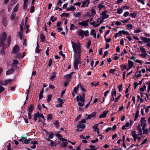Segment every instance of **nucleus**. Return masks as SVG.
<instances>
[{"label": "nucleus", "mask_w": 150, "mask_h": 150, "mask_svg": "<svg viewBox=\"0 0 150 150\" xmlns=\"http://www.w3.org/2000/svg\"><path fill=\"white\" fill-rule=\"evenodd\" d=\"M139 48L141 53L139 55V56L142 58H145L147 54L146 53L145 49L143 47H140Z\"/></svg>", "instance_id": "nucleus-4"}, {"label": "nucleus", "mask_w": 150, "mask_h": 150, "mask_svg": "<svg viewBox=\"0 0 150 150\" xmlns=\"http://www.w3.org/2000/svg\"><path fill=\"white\" fill-rule=\"evenodd\" d=\"M80 100L82 102H83L84 101V95L83 94V96H81V95H80Z\"/></svg>", "instance_id": "nucleus-55"}, {"label": "nucleus", "mask_w": 150, "mask_h": 150, "mask_svg": "<svg viewBox=\"0 0 150 150\" xmlns=\"http://www.w3.org/2000/svg\"><path fill=\"white\" fill-rule=\"evenodd\" d=\"M55 136L59 139L60 141H67V140L66 139L62 137V135L59 134H55Z\"/></svg>", "instance_id": "nucleus-11"}, {"label": "nucleus", "mask_w": 150, "mask_h": 150, "mask_svg": "<svg viewBox=\"0 0 150 150\" xmlns=\"http://www.w3.org/2000/svg\"><path fill=\"white\" fill-rule=\"evenodd\" d=\"M137 129L138 130V132L139 133L138 134H140V135L142 136V129H141V125H139L137 127Z\"/></svg>", "instance_id": "nucleus-17"}, {"label": "nucleus", "mask_w": 150, "mask_h": 150, "mask_svg": "<svg viewBox=\"0 0 150 150\" xmlns=\"http://www.w3.org/2000/svg\"><path fill=\"white\" fill-rule=\"evenodd\" d=\"M54 137V134L53 133H50L48 137L46 139V141H47L51 140L50 139H52Z\"/></svg>", "instance_id": "nucleus-19"}, {"label": "nucleus", "mask_w": 150, "mask_h": 150, "mask_svg": "<svg viewBox=\"0 0 150 150\" xmlns=\"http://www.w3.org/2000/svg\"><path fill=\"white\" fill-rule=\"evenodd\" d=\"M71 42L74 53L78 57H80L82 52L81 44L80 43H76L73 41H71Z\"/></svg>", "instance_id": "nucleus-1"}, {"label": "nucleus", "mask_w": 150, "mask_h": 150, "mask_svg": "<svg viewBox=\"0 0 150 150\" xmlns=\"http://www.w3.org/2000/svg\"><path fill=\"white\" fill-rule=\"evenodd\" d=\"M105 6L102 4H98V8L99 10H101L103 8L105 7Z\"/></svg>", "instance_id": "nucleus-35"}, {"label": "nucleus", "mask_w": 150, "mask_h": 150, "mask_svg": "<svg viewBox=\"0 0 150 150\" xmlns=\"http://www.w3.org/2000/svg\"><path fill=\"white\" fill-rule=\"evenodd\" d=\"M52 97V95H49L48 96V98L47 99V101L48 102H49L51 100V98Z\"/></svg>", "instance_id": "nucleus-61"}, {"label": "nucleus", "mask_w": 150, "mask_h": 150, "mask_svg": "<svg viewBox=\"0 0 150 150\" xmlns=\"http://www.w3.org/2000/svg\"><path fill=\"white\" fill-rule=\"evenodd\" d=\"M26 138L25 137H21V139L19 140L21 142H24Z\"/></svg>", "instance_id": "nucleus-62"}, {"label": "nucleus", "mask_w": 150, "mask_h": 150, "mask_svg": "<svg viewBox=\"0 0 150 150\" xmlns=\"http://www.w3.org/2000/svg\"><path fill=\"white\" fill-rule=\"evenodd\" d=\"M122 33V30L119 31L118 33H116V34L115 35V38H116L117 37H119L121 35Z\"/></svg>", "instance_id": "nucleus-24"}, {"label": "nucleus", "mask_w": 150, "mask_h": 150, "mask_svg": "<svg viewBox=\"0 0 150 150\" xmlns=\"http://www.w3.org/2000/svg\"><path fill=\"white\" fill-rule=\"evenodd\" d=\"M34 109L33 106L32 104H31L30 106L28 108V112H31Z\"/></svg>", "instance_id": "nucleus-29"}, {"label": "nucleus", "mask_w": 150, "mask_h": 150, "mask_svg": "<svg viewBox=\"0 0 150 150\" xmlns=\"http://www.w3.org/2000/svg\"><path fill=\"white\" fill-rule=\"evenodd\" d=\"M129 13L128 11L125 12L123 14V16L125 17H127L129 16Z\"/></svg>", "instance_id": "nucleus-57"}, {"label": "nucleus", "mask_w": 150, "mask_h": 150, "mask_svg": "<svg viewBox=\"0 0 150 150\" xmlns=\"http://www.w3.org/2000/svg\"><path fill=\"white\" fill-rule=\"evenodd\" d=\"M14 70V69H11L8 70L6 72V74L9 75L12 74Z\"/></svg>", "instance_id": "nucleus-32"}, {"label": "nucleus", "mask_w": 150, "mask_h": 150, "mask_svg": "<svg viewBox=\"0 0 150 150\" xmlns=\"http://www.w3.org/2000/svg\"><path fill=\"white\" fill-rule=\"evenodd\" d=\"M19 6V4L18 3L13 8V11L14 12H17L18 10Z\"/></svg>", "instance_id": "nucleus-34"}, {"label": "nucleus", "mask_w": 150, "mask_h": 150, "mask_svg": "<svg viewBox=\"0 0 150 150\" xmlns=\"http://www.w3.org/2000/svg\"><path fill=\"white\" fill-rule=\"evenodd\" d=\"M93 130L94 131H97L98 134H99V132L98 131V128L96 125H94L93 126Z\"/></svg>", "instance_id": "nucleus-39"}, {"label": "nucleus", "mask_w": 150, "mask_h": 150, "mask_svg": "<svg viewBox=\"0 0 150 150\" xmlns=\"http://www.w3.org/2000/svg\"><path fill=\"white\" fill-rule=\"evenodd\" d=\"M128 64L129 68H131L134 66V62L130 60L128 61Z\"/></svg>", "instance_id": "nucleus-26"}, {"label": "nucleus", "mask_w": 150, "mask_h": 150, "mask_svg": "<svg viewBox=\"0 0 150 150\" xmlns=\"http://www.w3.org/2000/svg\"><path fill=\"white\" fill-rule=\"evenodd\" d=\"M107 12L108 11L107 10H105L102 12L101 15L102 16V17H103V18L105 19L109 17V15L106 14Z\"/></svg>", "instance_id": "nucleus-10"}, {"label": "nucleus", "mask_w": 150, "mask_h": 150, "mask_svg": "<svg viewBox=\"0 0 150 150\" xmlns=\"http://www.w3.org/2000/svg\"><path fill=\"white\" fill-rule=\"evenodd\" d=\"M137 13L135 12L130 13L129 16L132 18H135L137 17Z\"/></svg>", "instance_id": "nucleus-28"}, {"label": "nucleus", "mask_w": 150, "mask_h": 150, "mask_svg": "<svg viewBox=\"0 0 150 150\" xmlns=\"http://www.w3.org/2000/svg\"><path fill=\"white\" fill-rule=\"evenodd\" d=\"M36 53H39L40 51V50L39 49V44L38 42L37 43L36 49L35 50Z\"/></svg>", "instance_id": "nucleus-41"}, {"label": "nucleus", "mask_w": 150, "mask_h": 150, "mask_svg": "<svg viewBox=\"0 0 150 150\" xmlns=\"http://www.w3.org/2000/svg\"><path fill=\"white\" fill-rule=\"evenodd\" d=\"M52 118V114H50L47 115V120H51Z\"/></svg>", "instance_id": "nucleus-38"}, {"label": "nucleus", "mask_w": 150, "mask_h": 150, "mask_svg": "<svg viewBox=\"0 0 150 150\" xmlns=\"http://www.w3.org/2000/svg\"><path fill=\"white\" fill-rule=\"evenodd\" d=\"M108 112V110H107V111H103L102 113L99 116V118H102L105 117Z\"/></svg>", "instance_id": "nucleus-14"}, {"label": "nucleus", "mask_w": 150, "mask_h": 150, "mask_svg": "<svg viewBox=\"0 0 150 150\" xmlns=\"http://www.w3.org/2000/svg\"><path fill=\"white\" fill-rule=\"evenodd\" d=\"M24 4L23 5V9L26 10L27 8V5L28 3V1L23 0Z\"/></svg>", "instance_id": "nucleus-25"}, {"label": "nucleus", "mask_w": 150, "mask_h": 150, "mask_svg": "<svg viewBox=\"0 0 150 150\" xmlns=\"http://www.w3.org/2000/svg\"><path fill=\"white\" fill-rule=\"evenodd\" d=\"M53 124L56 127H58L59 125V122L58 121H56L55 122H53Z\"/></svg>", "instance_id": "nucleus-56"}, {"label": "nucleus", "mask_w": 150, "mask_h": 150, "mask_svg": "<svg viewBox=\"0 0 150 150\" xmlns=\"http://www.w3.org/2000/svg\"><path fill=\"white\" fill-rule=\"evenodd\" d=\"M75 59L74 61V68L75 70L78 69V66L80 63V57Z\"/></svg>", "instance_id": "nucleus-7"}, {"label": "nucleus", "mask_w": 150, "mask_h": 150, "mask_svg": "<svg viewBox=\"0 0 150 150\" xmlns=\"http://www.w3.org/2000/svg\"><path fill=\"white\" fill-rule=\"evenodd\" d=\"M68 144V143L66 142H63L61 145V146L62 147H64L67 146Z\"/></svg>", "instance_id": "nucleus-45"}, {"label": "nucleus", "mask_w": 150, "mask_h": 150, "mask_svg": "<svg viewBox=\"0 0 150 150\" xmlns=\"http://www.w3.org/2000/svg\"><path fill=\"white\" fill-rule=\"evenodd\" d=\"M2 24L4 26H6L7 25V21L6 19H4L2 21Z\"/></svg>", "instance_id": "nucleus-50"}, {"label": "nucleus", "mask_w": 150, "mask_h": 150, "mask_svg": "<svg viewBox=\"0 0 150 150\" xmlns=\"http://www.w3.org/2000/svg\"><path fill=\"white\" fill-rule=\"evenodd\" d=\"M123 10V9L122 7L118 8L117 9V13L118 14H121L122 13Z\"/></svg>", "instance_id": "nucleus-23"}, {"label": "nucleus", "mask_w": 150, "mask_h": 150, "mask_svg": "<svg viewBox=\"0 0 150 150\" xmlns=\"http://www.w3.org/2000/svg\"><path fill=\"white\" fill-rule=\"evenodd\" d=\"M58 100L60 104H61L62 105V104L65 101V100H64L60 98H59L58 99Z\"/></svg>", "instance_id": "nucleus-44"}, {"label": "nucleus", "mask_w": 150, "mask_h": 150, "mask_svg": "<svg viewBox=\"0 0 150 150\" xmlns=\"http://www.w3.org/2000/svg\"><path fill=\"white\" fill-rule=\"evenodd\" d=\"M96 113L95 112H93L91 114L89 115L87 117L88 119H90L92 117H94L96 115Z\"/></svg>", "instance_id": "nucleus-20"}, {"label": "nucleus", "mask_w": 150, "mask_h": 150, "mask_svg": "<svg viewBox=\"0 0 150 150\" xmlns=\"http://www.w3.org/2000/svg\"><path fill=\"white\" fill-rule=\"evenodd\" d=\"M146 86L145 85H144L143 87L140 88V90L142 92H144L146 90Z\"/></svg>", "instance_id": "nucleus-53"}, {"label": "nucleus", "mask_w": 150, "mask_h": 150, "mask_svg": "<svg viewBox=\"0 0 150 150\" xmlns=\"http://www.w3.org/2000/svg\"><path fill=\"white\" fill-rule=\"evenodd\" d=\"M140 125L142 127V129L145 128L146 126V122L141 123Z\"/></svg>", "instance_id": "nucleus-48"}, {"label": "nucleus", "mask_w": 150, "mask_h": 150, "mask_svg": "<svg viewBox=\"0 0 150 150\" xmlns=\"http://www.w3.org/2000/svg\"><path fill=\"white\" fill-rule=\"evenodd\" d=\"M19 51V47L16 45L13 49L12 52L14 54H17Z\"/></svg>", "instance_id": "nucleus-8"}, {"label": "nucleus", "mask_w": 150, "mask_h": 150, "mask_svg": "<svg viewBox=\"0 0 150 150\" xmlns=\"http://www.w3.org/2000/svg\"><path fill=\"white\" fill-rule=\"evenodd\" d=\"M49 143L48 144L51 146V147H56L57 144V142L55 141H53L52 140H50L47 141Z\"/></svg>", "instance_id": "nucleus-9"}, {"label": "nucleus", "mask_w": 150, "mask_h": 150, "mask_svg": "<svg viewBox=\"0 0 150 150\" xmlns=\"http://www.w3.org/2000/svg\"><path fill=\"white\" fill-rule=\"evenodd\" d=\"M91 24L94 27H96L98 26L99 25V24L97 23V24H96V22H93L91 23Z\"/></svg>", "instance_id": "nucleus-43"}, {"label": "nucleus", "mask_w": 150, "mask_h": 150, "mask_svg": "<svg viewBox=\"0 0 150 150\" xmlns=\"http://www.w3.org/2000/svg\"><path fill=\"white\" fill-rule=\"evenodd\" d=\"M130 20V18H127V19L124 20L123 21H121L123 23H127Z\"/></svg>", "instance_id": "nucleus-49"}, {"label": "nucleus", "mask_w": 150, "mask_h": 150, "mask_svg": "<svg viewBox=\"0 0 150 150\" xmlns=\"http://www.w3.org/2000/svg\"><path fill=\"white\" fill-rule=\"evenodd\" d=\"M79 87V85L78 84L77 86L75 87L74 89V91L76 93L77 91L78 90V88Z\"/></svg>", "instance_id": "nucleus-54"}, {"label": "nucleus", "mask_w": 150, "mask_h": 150, "mask_svg": "<svg viewBox=\"0 0 150 150\" xmlns=\"http://www.w3.org/2000/svg\"><path fill=\"white\" fill-rule=\"evenodd\" d=\"M90 11H91V15H92L93 17L94 15L96 14V11L94 8H91L90 10Z\"/></svg>", "instance_id": "nucleus-30"}, {"label": "nucleus", "mask_w": 150, "mask_h": 150, "mask_svg": "<svg viewBox=\"0 0 150 150\" xmlns=\"http://www.w3.org/2000/svg\"><path fill=\"white\" fill-rule=\"evenodd\" d=\"M139 110H136V112L135 114V118L134 119V120L135 121L138 118L139 116Z\"/></svg>", "instance_id": "nucleus-33"}, {"label": "nucleus", "mask_w": 150, "mask_h": 150, "mask_svg": "<svg viewBox=\"0 0 150 150\" xmlns=\"http://www.w3.org/2000/svg\"><path fill=\"white\" fill-rule=\"evenodd\" d=\"M116 95V91L115 88L112 89L111 92V96L112 97L114 96H115Z\"/></svg>", "instance_id": "nucleus-31"}, {"label": "nucleus", "mask_w": 150, "mask_h": 150, "mask_svg": "<svg viewBox=\"0 0 150 150\" xmlns=\"http://www.w3.org/2000/svg\"><path fill=\"white\" fill-rule=\"evenodd\" d=\"M142 32V30H140V29H138L137 30H135L134 31V33H140Z\"/></svg>", "instance_id": "nucleus-64"}, {"label": "nucleus", "mask_w": 150, "mask_h": 150, "mask_svg": "<svg viewBox=\"0 0 150 150\" xmlns=\"http://www.w3.org/2000/svg\"><path fill=\"white\" fill-rule=\"evenodd\" d=\"M25 55V52H23V55H21V54H19L17 56V57L18 58H23L24 57V56Z\"/></svg>", "instance_id": "nucleus-52"}, {"label": "nucleus", "mask_w": 150, "mask_h": 150, "mask_svg": "<svg viewBox=\"0 0 150 150\" xmlns=\"http://www.w3.org/2000/svg\"><path fill=\"white\" fill-rule=\"evenodd\" d=\"M16 15V13L14 12L12 13L11 16V18L12 20H13L14 19Z\"/></svg>", "instance_id": "nucleus-42"}, {"label": "nucleus", "mask_w": 150, "mask_h": 150, "mask_svg": "<svg viewBox=\"0 0 150 150\" xmlns=\"http://www.w3.org/2000/svg\"><path fill=\"white\" fill-rule=\"evenodd\" d=\"M127 29L128 30H129V29L132 30L133 29V26L131 24H127Z\"/></svg>", "instance_id": "nucleus-46"}, {"label": "nucleus", "mask_w": 150, "mask_h": 150, "mask_svg": "<svg viewBox=\"0 0 150 150\" xmlns=\"http://www.w3.org/2000/svg\"><path fill=\"white\" fill-rule=\"evenodd\" d=\"M34 11V7L33 6H32L30 8V13H33Z\"/></svg>", "instance_id": "nucleus-58"}, {"label": "nucleus", "mask_w": 150, "mask_h": 150, "mask_svg": "<svg viewBox=\"0 0 150 150\" xmlns=\"http://www.w3.org/2000/svg\"><path fill=\"white\" fill-rule=\"evenodd\" d=\"M105 19L103 18V17H100L98 20L97 21V23H98V24H99V25L100 24L102 23Z\"/></svg>", "instance_id": "nucleus-21"}, {"label": "nucleus", "mask_w": 150, "mask_h": 150, "mask_svg": "<svg viewBox=\"0 0 150 150\" xmlns=\"http://www.w3.org/2000/svg\"><path fill=\"white\" fill-rule=\"evenodd\" d=\"M134 62L139 63L140 65H142V61L138 59H136L135 61H134Z\"/></svg>", "instance_id": "nucleus-60"}, {"label": "nucleus", "mask_w": 150, "mask_h": 150, "mask_svg": "<svg viewBox=\"0 0 150 150\" xmlns=\"http://www.w3.org/2000/svg\"><path fill=\"white\" fill-rule=\"evenodd\" d=\"M37 141L31 142H30V146L31 148L32 149H34L36 147V144H37Z\"/></svg>", "instance_id": "nucleus-16"}, {"label": "nucleus", "mask_w": 150, "mask_h": 150, "mask_svg": "<svg viewBox=\"0 0 150 150\" xmlns=\"http://www.w3.org/2000/svg\"><path fill=\"white\" fill-rule=\"evenodd\" d=\"M7 35L5 33H2L0 37V45L4 48V44L6 39Z\"/></svg>", "instance_id": "nucleus-3"}, {"label": "nucleus", "mask_w": 150, "mask_h": 150, "mask_svg": "<svg viewBox=\"0 0 150 150\" xmlns=\"http://www.w3.org/2000/svg\"><path fill=\"white\" fill-rule=\"evenodd\" d=\"M143 130V134H147L149 132V129H142Z\"/></svg>", "instance_id": "nucleus-40"}, {"label": "nucleus", "mask_w": 150, "mask_h": 150, "mask_svg": "<svg viewBox=\"0 0 150 150\" xmlns=\"http://www.w3.org/2000/svg\"><path fill=\"white\" fill-rule=\"evenodd\" d=\"M119 91L120 92H121L122 90V84H121L118 87Z\"/></svg>", "instance_id": "nucleus-63"}, {"label": "nucleus", "mask_w": 150, "mask_h": 150, "mask_svg": "<svg viewBox=\"0 0 150 150\" xmlns=\"http://www.w3.org/2000/svg\"><path fill=\"white\" fill-rule=\"evenodd\" d=\"M69 13H63L62 15H61V16L62 17L63 16H64L65 17H67L69 16Z\"/></svg>", "instance_id": "nucleus-59"}, {"label": "nucleus", "mask_w": 150, "mask_h": 150, "mask_svg": "<svg viewBox=\"0 0 150 150\" xmlns=\"http://www.w3.org/2000/svg\"><path fill=\"white\" fill-rule=\"evenodd\" d=\"M74 72H72L71 73L67 74L65 76V77L67 79L69 80L71 78V76L72 75Z\"/></svg>", "instance_id": "nucleus-37"}, {"label": "nucleus", "mask_w": 150, "mask_h": 150, "mask_svg": "<svg viewBox=\"0 0 150 150\" xmlns=\"http://www.w3.org/2000/svg\"><path fill=\"white\" fill-rule=\"evenodd\" d=\"M23 23H21V24L20 25L21 26V32H20L18 34V36L19 38L21 40H22V35L21 33V32L22 31L23 29Z\"/></svg>", "instance_id": "nucleus-13"}, {"label": "nucleus", "mask_w": 150, "mask_h": 150, "mask_svg": "<svg viewBox=\"0 0 150 150\" xmlns=\"http://www.w3.org/2000/svg\"><path fill=\"white\" fill-rule=\"evenodd\" d=\"M131 134L133 138V140L134 142H135L137 139L139 141L141 140V137H138V136L139 135H140V134H136V132L135 131H132Z\"/></svg>", "instance_id": "nucleus-5"}, {"label": "nucleus", "mask_w": 150, "mask_h": 150, "mask_svg": "<svg viewBox=\"0 0 150 150\" xmlns=\"http://www.w3.org/2000/svg\"><path fill=\"white\" fill-rule=\"evenodd\" d=\"M86 126L85 124L81 123H80L77 126V127L78 129H83Z\"/></svg>", "instance_id": "nucleus-18"}, {"label": "nucleus", "mask_w": 150, "mask_h": 150, "mask_svg": "<svg viewBox=\"0 0 150 150\" xmlns=\"http://www.w3.org/2000/svg\"><path fill=\"white\" fill-rule=\"evenodd\" d=\"M0 84L4 86L7 85V83L6 82V81H0Z\"/></svg>", "instance_id": "nucleus-47"}, {"label": "nucleus", "mask_w": 150, "mask_h": 150, "mask_svg": "<svg viewBox=\"0 0 150 150\" xmlns=\"http://www.w3.org/2000/svg\"><path fill=\"white\" fill-rule=\"evenodd\" d=\"M75 8L73 6H71L70 7H67V8L66 10L67 11H74L75 10Z\"/></svg>", "instance_id": "nucleus-27"}, {"label": "nucleus", "mask_w": 150, "mask_h": 150, "mask_svg": "<svg viewBox=\"0 0 150 150\" xmlns=\"http://www.w3.org/2000/svg\"><path fill=\"white\" fill-rule=\"evenodd\" d=\"M45 36L44 35L42 34L40 35V39L41 40V41L42 42H45Z\"/></svg>", "instance_id": "nucleus-36"}, {"label": "nucleus", "mask_w": 150, "mask_h": 150, "mask_svg": "<svg viewBox=\"0 0 150 150\" xmlns=\"http://www.w3.org/2000/svg\"><path fill=\"white\" fill-rule=\"evenodd\" d=\"M56 72H53L52 74L50 76V79L53 81L56 77Z\"/></svg>", "instance_id": "nucleus-15"}, {"label": "nucleus", "mask_w": 150, "mask_h": 150, "mask_svg": "<svg viewBox=\"0 0 150 150\" xmlns=\"http://www.w3.org/2000/svg\"><path fill=\"white\" fill-rule=\"evenodd\" d=\"M40 113L38 112L34 114V120L35 121H36L38 120V118L40 117Z\"/></svg>", "instance_id": "nucleus-22"}, {"label": "nucleus", "mask_w": 150, "mask_h": 150, "mask_svg": "<svg viewBox=\"0 0 150 150\" xmlns=\"http://www.w3.org/2000/svg\"><path fill=\"white\" fill-rule=\"evenodd\" d=\"M142 40L144 42L146 43L147 46L150 47V38L143 37L142 38Z\"/></svg>", "instance_id": "nucleus-6"}, {"label": "nucleus", "mask_w": 150, "mask_h": 150, "mask_svg": "<svg viewBox=\"0 0 150 150\" xmlns=\"http://www.w3.org/2000/svg\"><path fill=\"white\" fill-rule=\"evenodd\" d=\"M78 25H80L81 28H83L88 26L86 24L84 21H79L78 23Z\"/></svg>", "instance_id": "nucleus-12"}, {"label": "nucleus", "mask_w": 150, "mask_h": 150, "mask_svg": "<svg viewBox=\"0 0 150 150\" xmlns=\"http://www.w3.org/2000/svg\"><path fill=\"white\" fill-rule=\"evenodd\" d=\"M73 14L74 17H77L80 16L81 13L79 12H76V13H74Z\"/></svg>", "instance_id": "nucleus-51"}, {"label": "nucleus", "mask_w": 150, "mask_h": 150, "mask_svg": "<svg viewBox=\"0 0 150 150\" xmlns=\"http://www.w3.org/2000/svg\"><path fill=\"white\" fill-rule=\"evenodd\" d=\"M77 33L79 36H80L81 38L84 37V35L88 36L89 35V32L87 30L84 31L82 30H79L77 31Z\"/></svg>", "instance_id": "nucleus-2"}]
</instances>
